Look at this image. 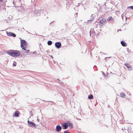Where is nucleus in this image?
<instances>
[{
	"label": "nucleus",
	"instance_id": "9d476101",
	"mask_svg": "<svg viewBox=\"0 0 133 133\" xmlns=\"http://www.w3.org/2000/svg\"><path fill=\"white\" fill-rule=\"evenodd\" d=\"M121 44L122 46H126V43L124 41H121Z\"/></svg>",
	"mask_w": 133,
	"mask_h": 133
},
{
	"label": "nucleus",
	"instance_id": "4be33fe9",
	"mask_svg": "<svg viewBox=\"0 0 133 133\" xmlns=\"http://www.w3.org/2000/svg\"><path fill=\"white\" fill-rule=\"evenodd\" d=\"M3 1V0H0V2H2Z\"/></svg>",
	"mask_w": 133,
	"mask_h": 133
},
{
	"label": "nucleus",
	"instance_id": "a211bd4d",
	"mask_svg": "<svg viewBox=\"0 0 133 133\" xmlns=\"http://www.w3.org/2000/svg\"><path fill=\"white\" fill-rule=\"evenodd\" d=\"M16 63L15 61H14L13 62V65L14 66H16Z\"/></svg>",
	"mask_w": 133,
	"mask_h": 133
},
{
	"label": "nucleus",
	"instance_id": "1a4fd4ad",
	"mask_svg": "<svg viewBox=\"0 0 133 133\" xmlns=\"http://www.w3.org/2000/svg\"><path fill=\"white\" fill-rule=\"evenodd\" d=\"M19 112L18 111H16L15 112V114L14 115H13V116H16L18 117L19 116Z\"/></svg>",
	"mask_w": 133,
	"mask_h": 133
},
{
	"label": "nucleus",
	"instance_id": "9b49d317",
	"mask_svg": "<svg viewBox=\"0 0 133 133\" xmlns=\"http://www.w3.org/2000/svg\"><path fill=\"white\" fill-rule=\"evenodd\" d=\"M88 98L90 99H92L94 97L92 95L90 94L88 96Z\"/></svg>",
	"mask_w": 133,
	"mask_h": 133
},
{
	"label": "nucleus",
	"instance_id": "39448f33",
	"mask_svg": "<svg viewBox=\"0 0 133 133\" xmlns=\"http://www.w3.org/2000/svg\"><path fill=\"white\" fill-rule=\"evenodd\" d=\"M6 34L8 36H12L13 37H15L16 36V35L14 33L8 32H6Z\"/></svg>",
	"mask_w": 133,
	"mask_h": 133
},
{
	"label": "nucleus",
	"instance_id": "f3484780",
	"mask_svg": "<svg viewBox=\"0 0 133 133\" xmlns=\"http://www.w3.org/2000/svg\"><path fill=\"white\" fill-rule=\"evenodd\" d=\"M112 19V17L111 16H110L109 17H108L107 19V20L108 21H110Z\"/></svg>",
	"mask_w": 133,
	"mask_h": 133
},
{
	"label": "nucleus",
	"instance_id": "f03ea898",
	"mask_svg": "<svg viewBox=\"0 0 133 133\" xmlns=\"http://www.w3.org/2000/svg\"><path fill=\"white\" fill-rule=\"evenodd\" d=\"M21 43L22 48L24 50H26L25 48H27L28 47V45L26 42L24 40H22Z\"/></svg>",
	"mask_w": 133,
	"mask_h": 133
},
{
	"label": "nucleus",
	"instance_id": "423d86ee",
	"mask_svg": "<svg viewBox=\"0 0 133 133\" xmlns=\"http://www.w3.org/2000/svg\"><path fill=\"white\" fill-rule=\"evenodd\" d=\"M55 45L56 47L59 48L61 47V44L60 42H57L55 43Z\"/></svg>",
	"mask_w": 133,
	"mask_h": 133
},
{
	"label": "nucleus",
	"instance_id": "dca6fc26",
	"mask_svg": "<svg viewBox=\"0 0 133 133\" xmlns=\"http://www.w3.org/2000/svg\"><path fill=\"white\" fill-rule=\"evenodd\" d=\"M124 65L128 68L129 66L130 65L128 63H125Z\"/></svg>",
	"mask_w": 133,
	"mask_h": 133
},
{
	"label": "nucleus",
	"instance_id": "f8f14e48",
	"mask_svg": "<svg viewBox=\"0 0 133 133\" xmlns=\"http://www.w3.org/2000/svg\"><path fill=\"white\" fill-rule=\"evenodd\" d=\"M120 95H121V96L123 98H124L125 97V93L123 92L121 93Z\"/></svg>",
	"mask_w": 133,
	"mask_h": 133
},
{
	"label": "nucleus",
	"instance_id": "2eb2a0df",
	"mask_svg": "<svg viewBox=\"0 0 133 133\" xmlns=\"http://www.w3.org/2000/svg\"><path fill=\"white\" fill-rule=\"evenodd\" d=\"M128 68L129 70H132V69L131 66L130 65L129 66Z\"/></svg>",
	"mask_w": 133,
	"mask_h": 133
},
{
	"label": "nucleus",
	"instance_id": "412c9836",
	"mask_svg": "<svg viewBox=\"0 0 133 133\" xmlns=\"http://www.w3.org/2000/svg\"><path fill=\"white\" fill-rule=\"evenodd\" d=\"M64 133H68V132L66 131H65L64 132Z\"/></svg>",
	"mask_w": 133,
	"mask_h": 133
},
{
	"label": "nucleus",
	"instance_id": "ddd939ff",
	"mask_svg": "<svg viewBox=\"0 0 133 133\" xmlns=\"http://www.w3.org/2000/svg\"><path fill=\"white\" fill-rule=\"evenodd\" d=\"M68 126H70V128H73V125L71 123H69L68 124Z\"/></svg>",
	"mask_w": 133,
	"mask_h": 133
},
{
	"label": "nucleus",
	"instance_id": "0eeeda50",
	"mask_svg": "<svg viewBox=\"0 0 133 133\" xmlns=\"http://www.w3.org/2000/svg\"><path fill=\"white\" fill-rule=\"evenodd\" d=\"M62 125L63 126V129H65L68 128V124L66 123H63L62 124Z\"/></svg>",
	"mask_w": 133,
	"mask_h": 133
},
{
	"label": "nucleus",
	"instance_id": "6ab92c4d",
	"mask_svg": "<svg viewBox=\"0 0 133 133\" xmlns=\"http://www.w3.org/2000/svg\"><path fill=\"white\" fill-rule=\"evenodd\" d=\"M128 8H130L133 10V6H129L128 7Z\"/></svg>",
	"mask_w": 133,
	"mask_h": 133
},
{
	"label": "nucleus",
	"instance_id": "4468645a",
	"mask_svg": "<svg viewBox=\"0 0 133 133\" xmlns=\"http://www.w3.org/2000/svg\"><path fill=\"white\" fill-rule=\"evenodd\" d=\"M52 42L51 41H49L47 43L48 45H50L52 44Z\"/></svg>",
	"mask_w": 133,
	"mask_h": 133
},
{
	"label": "nucleus",
	"instance_id": "6e6552de",
	"mask_svg": "<svg viewBox=\"0 0 133 133\" xmlns=\"http://www.w3.org/2000/svg\"><path fill=\"white\" fill-rule=\"evenodd\" d=\"M61 128L59 125H57L56 127V131L57 132L60 131L61 130Z\"/></svg>",
	"mask_w": 133,
	"mask_h": 133
},
{
	"label": "nucleus",
	"instance_id": "aec40b11",
	"mask_svg": "<svg viewBox=\"0 0 133 133\" xmlns=\"http://www.w3.org/2000/svg\"><path fill=\"white\" fill-rule=\"evenodd\" d=\"M91 32L92 33V30L90 31V34L91 35Z\"/></svg>",
	"mask_w": 133,
	"mask_h": 133
},
{
	"label": "nucleus",
	"instance_id": "7ed1b4c3",
	"mask_svg": "<svg viewBox=\"0 0 133 133\" xmlns=\"http://www.w3.org/2000/svg\"><path fill=\"white\" fill-rule=\"evenodd\" d=\"M106 22V20L104 18L102 19L99 22V25L102 26L105 24Z\"/></svg>",
	"mask_w": 133,
	"mask_h": 133
},
{
	"label": "nucleus",
	"instance_id": "f257e3e1",
	"mask_svg": "<svg viewBox=\"0 0 133 133\" xmlns=\"http://www.w3.org/2000/svg\"><path fill=\"white\" fill-rule=\"evenodd\" d=\"M8 54L13 57H17L19 56L21 53L19 51L17 50H12L10 51L8 53Z\"/></svg>",
	"mask_w": 133,
	"mask_h": 133
},
{
	"label": "nucleus",
	"instance_id": "5701e85b",
	"mask_svg": "<svg viewBox=\"0 0 133 133\" xmlns=\"http://www.w3.org/2000/svg\"><path fill=\"white\" fill-rule=\"evenodd\" d=\"M92 32H94V33H95L94 31L93 30H92Z\"/></svg>",
	"mask_w": 133,
	"mask_h": 133
},
{
	"label": "nucleus",
	"instance_id": "393cba45",
	"mask_svg": "<svg viewBox=\"0 0 133 133\" xmlns=\"http://www.w3.org/2000/svg\"><path fill=\"white\" fill-rule=\"evenodd\" d=\"M68 133H70V132H68Z\"/></svg>",
	"mask_w": 133,
	"mask_h": 133
},
{
	"label": "nucleus",
	"instance_id": "20e7f679",
	"mask_svg": "<svg viewBox=\"0 0 133 133\" xmlns=\"http://www.w3.org/2000/svg\"><path fill=\"white\" fill-rule=\"evenodd\" d=\"M28 122L29 125L31 127H36V124L33 122L32 121H30L29 120H28Z\"/></svg>",
	"mask_w": 133,
	"mask_h": 133
},
{
	"label": "nucleus",
	"instance_id": "b1692460",
	"mask_svg": "<svg viewBox=\"0 0 133 133\" xmlns=\"http://www.w3.org/2000/svg\"><path fill=\"white\" fill-rule=\"evenodd\" d=\"M27 52H28L29 51V50H27Z\"/></svg>",
	"mask_w": 133,
	"mask_h": 133
}]
</instances>
